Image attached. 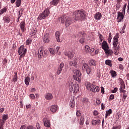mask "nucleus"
Returning <instances> with one entry per match:
<instances>
[{"label":"nucleus","mask_w":129,"mask_h":129,"mask_svg":"<svg viewBox=\"0 0 129 129\" xmlns=\"http://www.w3.org/2000/svg\"><path fill=\"white\" fill-rule=\"evenodd\" d=\"M89 68V66L86 62H84L83 64V66L82 68V69L83 71H85L87 69H88Z\"/></svg>","instance_id":"obj_25"},{"label":"nucleus","mask_w":129,"mask_h":129,"mask_svg":"<svg viewBox=\"0 0 129 129\" xmlns=\"http://www.w3.org/2000/svg\"><path fill=\"white\" fill-rule=\"evenodd\" d=\"M121 6H122V3H121V1L117 0V4L116 5V10H119V9H120V8L121 7Z\"/></svg>","instance_id":"obj_22"},{"label":"nucleus","mask_w":129,"mask_h":129,"mask_svg":"<svg viewBox=\"0 0 129 129\" xmlns=\"http://www.w3.org/2000/svg\"><path fill=\"white\" fill-rule=\"evenodd\" d=\"M90 66H96L97 62L94 59H91L89 61Z\"/></svg>","instance_id":"obj_21"},{"label":"nucleus","mask_w":129,"mask_h":129,"mask_svg":"<svg viewBox=\"0 0 129 129\" xmlns=\"http://www.w3.org/2000/svg\"><path fill=\"white\" fill-rule=\"evenodd\" d=\"M66 26L69 27L71 24H72V20L70 17H68L65 22Z\"/></svg>","instance_id":"obj_15"},{"label":"nucleus","mask_w":129,"mask_h":129,"mask_svg":"<svg viewBox=\"0 0 129 129\" xmlns=\"http://www.w3.org/2000/svg\"><path fill=\"white\" fill-rule=\"evenodd\" d=\"M94 87H95V86L94 85L90 89L91 91H92V92H95V88Z\"/></svg>","instance_id":"obj_51"},{"label":"nucleus","mask_w":129,"mask_h":129,"mask_svg":"<svg viewBox=\"0 0 129 129\" xmlns=\"http://www.w3.org/2000/svg\"><path fill=\"white\" fill-rule=\"evenodd\" d=\"M119 91H120V93H125V92H126V91H125V90H124L123 89H122V87H120Z\"/></svg>","instance_id":"obj_46"},{"label":"nucleus","mask_w":129,"mask_h":129,"mask_svg":"<svg viewBox=\"0 0 129 129\" xmlns=\"http://www.w3.org/2000/svg\"><path fill=\"white\" fill-rule=\"evenodd\" d=\"M93 115H94V116H96V115H98V111L96 110H94L93 111Z\"/></svg>","instance_id":"obj_52"},{"label":"nucleus","mask_w":129,"mask_h":129,"mask_svg":"<svg viewBox=\"0 0 129 129\" xmlns=\"http://www.w3.org/2000/svg\"><path fill=\"white\" fill-rule=\"evenodd\" d=\"M112 113V110L111 109H109L108 110L106 111V114H108V115H110Z\"/></svg>","instance_id":"obj_44"},{"label":"nucleus","mask_w":129,"mask_h":129,"mask_svg":"<svg viewBox=\"0 0 129 129\" xmlns=\"http://www.w3.org/2000/svg\"><path fill=\"white\" fill-rule=\"evenodd\" d=\"M50 9L49 8H46L43 12L41 13L38 17L37 18V20L41 21V20H44L47 18V17H49V15H50Z\"/></svg>","instance_id":"obj_4"},{"label":"nucleus","mask_w":129,"mask_h":129,"mask_svg":"<svg viewBox=\"0 0 129 129\" xmlns=\"http://www.w3.org/2000/svg\"><path fill=\"white\" fill-rule=\"evenodd\" d=\"M23 12H24V9H23V8L21 9L20 11L18 12V14H19L18 16V20L21 18V17H22V16H23Z\"/></svg>","instance_id":"obj_32"},{"label":"nucleus","mask_w":129,"mask_h":129,"mask_svg":"<svg viewBox=\"0 0 129 129\" xmlns=\"http://www.w3.org/2000/svg\"><path fill=\"white\" fill-rule=\"evenodd\" d=\"M126 97H127V95H126V94L123 93V100H125V99H126Z\"/></svg>","instance_id":"obj_57"},{"label":"nucleus","mask_w":129,"mask_h":129,"mask_svg":"<svg viewBox=\"0 0 129 129\" xmlns=\"http://www.w3.org/2000/svg\"><path fill=\"white\" fill-rule=\"evenodd\" d=\"M21 4H22V0H17L16 2V6L19 8L21 6Z\"/></svg>","instance_id":"obj_38"},{"label":"nucleus","mask_w":129,"mask_h":129,"mask_svg":"<svg viewBox=\"0 0 129 129\" xmlns=\"http://www.w3.org/2000/svg\"><path fill=\"white\" fill-rule=\"evenodd\" d=\"M38 59H42L43 56H44V47L41 46L38 49V52L37 53Z\"/></svg>","instance_id":"obj_6"},{"label":"nucleus","mask_w":129,"mask_h":129,"mask_svg":"<svg viewBox=\"0 0 129 129\" xmlns=\"http://www.w3.org/2000/svg\"><path fill=\"white\" fill-rule=\"evenodd\" d=\"M19 27L22 32V33H24V32H25V31H26V22H25V21H22L20 25H19Z\"/></svg>","instance_id":"obj_9"},{"label":"nucleus","mask_w":129,"mask_h":129,"mask_svg":"<svg viewBox=\"0 0 129 129\" xmlns=\"http://www.w3.org/2000/svg\"><path fill=\"white\" fill-rule=\"evenodd\" d=\"M61 35V33L59 31H56L55 32V38L57 42H61V39H60V35Z\"/></svg>","instance_id":"obj_19"},{"label":"nucleus","mask_w":129,"mask_h":129,"mask_svg":"<svg viewBox=\"0 0 129 129\" xmlns=\"http://www.w3.org/2000/svg\"><path fill=\"white\" fill-rule=\"evenodd\" d=\"M69 65L70 66H73V67H76L77 65V62H76V60H71L69 62Z\"/></svg>","instance_id":"obj_23"},{"label":"nucleus","mask_w":129,"mask_h":129,"mask_svg":"<svg viewBox=\"0 0 129 129\" xmlns=\"http://www.w3.org/2000/svg\"><path fill=\"white\" fill-rule=\"evenodd\" d=\"M60 1L61 0H52L50 2V5H51V6H56L59 4Z\"/></svg>","instance_id":"obj_20"},{"label":"nucleus","mask_w":129,"mask_h":129,"mask_svg":"<svg viewBox=\"0 0 129 129\" xmlns=\"http://www.w3.org/2000/svg\"><path fill=\"white\" fill-rule=\"evenodd\" d=\"M93 52H94V48H91V49H90L89 50L88 53H90V54H91V53H92Z\"/></svg>","instance_id":"obj_63"},{"label":"nucleus","mask_w":129,"mask_h":129,"mask_svg":"<svg viewBox=\"0 0 129 129\" xmlns=\"http://www.w3.org/2000/svg\"><path fill=\"white\" fill-rule=\"evenodd\" d=\"M70 105L71 107L73 108L75 106V103H74V100H72L70 102Z\"/></svg>","instance_id":"obj_45"},{"label":"nucleus","mask_w":129,"mask_h":129,"mask_svg":"<svg viewBox=\"0 0 129 129\" xmlns=\"http://www.w3.org/2000/svg\"><path fill=\"white\" fill-rule=\"evenodd\" d=\"M76 115L77 116H81V113H80V111H77L76 112Z\"/></svg>","instance_id":"obj_55"},{"label":"nucleus","mask_w":129,"mask_h":129,"mask_svg":"<svg viewBox=\"0 0 129 129\" xmlns=\"http://www.w3.org/2000/svg\"><path fill=\"white\" fill-rule=\"evenodd\" d=\"M80 43H81V44H83V43H84V38H81L80 39Z\"/></svg>","instance_id":"obj_62"},{"label":"nucleus","mask_w":129,"mask_h":129,"mask_svg":"<svg viewBox=\"0 0 129 129\" xmlns=\"http://www.w3.org/2000/svg\"><path fill=\"white\" fill-rule=\"evenodd\" d=\"M19 55H20L19 57L20 62H21L22 58H24L27 53V49L25 48L24 45H21L18 49Z\"/></svg>","instance_id":"obj_3"},{"label":"nucleus","mask_w":129,"mask_h":129,"mask_svg":"<svg viewBox=\"0 0 129 129\" xmlns=\"http://www.w3.org/2000/svg\"><path fill=\"white\" fill-rule=\"evenodd\" d=\"M111 36H112V35H111V33L110 32V33H109V37H108V39H107V40H108V42L109 44H110V43H111V39H112V37Z\"/></svg>","instance_id":"obj_39"},{"label":"nucleus","mask_w":129,"mask_h":129,"mask_svg":"<svg viewBox=\"0 0 129 129\" xmlns=\"http://www.w3.org/2000/svg\"><path fill=\"white\" fill-rule=\"evenodd\" d=\"M45 99L47 100H52L53 99V95L50 93H47L45 95Z\"/></svg>","instance_id":"obj_18"},{"label":"nucleus","mask_w":129,"mask_h":129,"mask_svg":"<svg viewBox=\"0 0 129 129\" xmlns=\"http://www.w3.org/2000/svg\"><path fill=\"white\" fill-rule=\"evenodd\" d=\"M5 123H6V122L2 119H0V125L4 126V124H5Z\"/></svg>","instance_id":"obj_48"},{"label":"nucleus","mask_w":129,"mask_h":129,"mask_svg":"<svg viewBox=\"0 0 129 129\" xmlns=\"http://www.w3.org/2000/svg\"><path fill=\"white\" fill-rule=\"evenodd\" d=\"M63 68H64V63L61 62L58 67V69H57V70L56 72V74H57V75H60V74H61V72H62V70H63Z\"/></svg>","instance_id":"obj_8"},{"label":"nucleus","mask_w":129,"mask_h":129,"mask_svg":"<svg viewBox=\"0 0 129 129\" xmlns=\"http://www.w3.org/2000/svg\"><path fill=\"white\" fill-rule=\"evenodd\" d=\"M86 70L87 72V74H88V75H89V74L91 73V69H90V68L89 67V68H88Z\"/></svg>","instance_id":"obj_49"},{"label":"nucleus","mask_w":129,"mask_h":129,"mask_svg":"<svg viewBox=\"0 0 129 129\" xmlns=\"http://www.w3.org/2000/svg\"><path fill=\"white\" fill-rule=\"evenodd\" d=\"M80 124L81 125H83L84 124V116H81V117L80 119Z\"/></svg>","instance_id":"obj_35"},{"label":"nucleus","mask_w":129,"mask_h":129,"mask_svg":"<svg viewBox=\"0 0 129 129\" xmlns=\"http://www.w3.org/2000/svg\"><path fill=\"white\" fill-rule=\"evenodd\" d=\"M101 18H102V15H101L100 12H97L94 15V18L95 20H97V21H100Z\"/></svg>","instance_id":"obj_13"},{"label":"nucleus","mask_w":129,"mask_h":129,"mask_svg":"<svg viewBox=\"0 0 129 129\" xmlns=\"http://www.w3.org/2000/svg\"><path fill=\"white\" fill-rule=\"evenodd\" d=\"M73 78L74 80L78 81L79 83L81 82V72L78 70H75L73 71Z\"/></svg>","instance_id":"obj_5"},{"label":"nucleus","mask_w":129,"mask_h":129,"mask_svg":"<svg viewBox=\"0 0 129 129\" xmlns=\"http://www.w3.org/2000/svg\"><path fill=\"white\" fill-rule=\"evenodd\" d=\"M120 87H122V89H125V85L124 84H123V83H122V84H121Z\"/></svg>","instance_id":"obj_59"},{"label":"nucleus","mask_w":129,"mask_h":129,"mask_svg":"<svg viewBox=\"0 0 129 129\" xmlns=\"http://www.w3.org/2000/svg\"><path fill=\"white\" fill-rule=\"evenodd\" d=\"M36 33H37V31L33 29L30 32V35H31V37H34V36L36 35Z\"/></svg>","instance_id":"obj_41"},{"label":"nucleus","mask_w":129,"mask_h":129,"mask_svg":"<svg viewBox=\"0 0 129 129\" xmlns=\"http://www.w3.org/2000/svg\"><path fill=\"white\" fill-rule=\"evenodd\" d=\"M7 11H8V8L5 7L0 10V15L5 14V13H7Z\"/></svg>","instance_id":"obj_29"},{"label":"nucleus","mask_w":129,"mask_h":129,"mask_svg":"<svg viewBox=\"0 0 129 129\" xmlns=\"http://www.w3.org/2000/svg\"><path fill=\"white\" fill-rule=\"evenodd\" d=\"M34 126L32 125H29L28 126H27L26 129H34Z\"/></svg>","instance_id":"obj_50"},{"label":"nucleus","mask_w":129,"mask_h":129,"mask_svg":"<svg viewBox=\"0 0 129 129\" xmlns=\"http://www.w3.org/2000/svg\"><path fill=\"white\" fill-rule=\"evenodd\" d=\"M29 97L31 98V99H34L35 98V95L33 94H31L29 96Z\"/></svg>","instance_id":"obj_54"},{"label":"nucleus","mask_w":129,"mask_h":129,"mask_svg":"<svg viewBox=\"0 0 129 129\" xmlns=\"http://www.w3.org/2000/svg\"><path fill=\"white\" fill-rule=\"evenodd\" d=\"M85 86H86V88H87V89H89L90 88H91V83L87 82L85 83Z\"/></svg>","instance_id":"obj_34"},{"label":"nucleus","mask_w":129,"mask_h":129,"mask_svg":"<svg viewBox=\"0 0 129 129\" xmlns=\"http://www.w3.org/2000/svg\"><path fill=\"white\" fill-rule=\"evenodd\" d=\"M68 18V16H66L65 15H62L60 18L61 24H65Z\"/></svg>","instance_id":"obj_17"},{"label":"nucleus","mask_w":129,"mask_h":129,"mask_svg":"<svg viewBox=\"0 0 129 129\" xmlns=\"http://www.w3.org/2000/svg\"><path fill=\"white\" fill-rule=\"evenodd\" d=\"M102 49L105 51L107 49H109V47L108 46V44H107V42L105 40H103V42L102 43Z\"/></svg>","instance_id":"obj_11"},{"label":"nucleus","mask_w":129,"mask_h":129,"mask_svg":"<svg viewBox=\"0 0 129 129\" xmlns=\"http://www.w3.org/2000/svg\"><path fill=\"white\" fill-rule=\"evenodd\" d=\"M64 55L65 56H67L69 59H72L74 57V52L73 50H70L69 51H65Z\"/></svg>","instance_id":"obj_7"},{"label":"nucleus","mask_w":129,"mask_h":129,"mask_svg":"<svg viewBox=\"0 0 129 129\" xmlns=\"http://www.w3.org/2000/svg\"><path fill=\"white\" fill-rule=\"evenodd\" d=\"M25 83L26 85L30 84V77H27L25 79Z\"/></svg>","instance_id":"obj_33"},{"label":"nucleus","mask_w":129,"mask_h":129,"mask_svg":"<svg viewBox=\"0 0 129 129\" xmlns=\"http://www.w3.org/2000/svg\"><path fill=\"white\" fill-rule=\"evenodd\" d=\"M73 16L75 21H83L86 18V14L83 10L75 11L73 13Z\"/></svg>","instance_id":"obj_1"},{"label":"nucleus","mask_w":129,"mask_h":129,"mask_svg":"<svg viewBox=\"0 0 129 129\" xmlns=\"http://www.w3.org/2000/svg\"><path fill=\"white\" fill-rule=\"evenodd\" d=\"M3 63L4 65H5V64H7V63H8V60L7 59H4L3 60Z\"/></svg>","instance_id":"obj_64"},{"label":"nucleus","mask_w":129,"mask_h":129,"mask_svg":"<svg viewBox=\"0 0 129 129\" xmlns=\"http://www.w3.org/2000/svg\"><path fill=\"white\" fill-rule=\"evenodd\" d=\"M74 92L77 93L79 91V85L75 84L74 87Z\"/></svg>","instance_id":"obj_27"},{"label":"nucleus","mask_w":129,"mask_h":129,"mask_svg":"<svg viewBox=\"0 0 129 129\" xmlns=\"http://www.w3.org/2000/svg\"><path fill=\"white\" fill-rule=\"evenodd\" d=\"M85 50L86 51V53H89V50H90V47L88 45H86L85 46Z\"/></svg>","instance_id":"obj_42"},{"label":"nucleus","mask_w":129,"mask_h":129,"mask_svg":"<svg viewBox=\"0 0 129 129\" xmlns=\"http://www.w3.org/2000/svg\"><path fill=\"white\" fill-rule=\"evenodd\" d=\"M110 73L112 78H114V77H116L117 74H116V72H115V71H114L113 70H111L110 71Z\"/></svg>","instance_id":"obj_26"},{"label":"nucleus","mask_w":129,"mask_h":129,"mask_svg":"<svg viewBox=\"0 0 129 129\" xmlns=\"http://www.w3.org/2000/svg\"><path fill=\"white\" fill-rule=\"evenodd\" d=\"M32 40L31 38L28 39L26 41V45H27V46L31 45V44H32Z\"/></svg>","instance_id":"obj_40"},{"label":"nucleus","mask_w":129,"mask_h":129,"mask_svg":"<svg viewBox=\"0 0 129 129\" xmlns=\"http://www.w3.org/2000/svg\"><path fill=\"white\" fill-rule=\"evenodd\" d=\"M106 65H108L110 67H112V61L109 59H107L105 60V62Z\"/></svg>","instance_id":"obj_28"},{"label":"nucleus","mask_w":129,"mask_h":129,"mask_svg":"<svg viewBox=\"0 0 129 129\" xmlns=\"http://www.w3.org/2000/svg\"><path fill=\"white\" fill-rule=\"evenodd\" d=\"M120 129V127H119V126H114L112 127V128L111 129Z\"/></svg>","instance_id":"obj_61"},{"label":"nucleus","mask_w":129,"mask_h":129,"mask_svg":"<svg viewBox=\"0 0 129 129\" xmlns=\"http://www.w3.org/2000/svg\"><path fill=\"white\" fill-rule=\"evenodd\" d=\"M12 81L13 82H17L18 81V73L17 72L14 73V76Z\"/></svg>","instance_id":"obj_30"},{"label":"nucleus","mask_w":129,"mask_h":129,"mask_svg":"<svg viewBox=\"0 0 129 129\" xmlns=\"http://www.w3.org/2000/svg\"><path fill=\"white\" fill-rule=\"evenodd\" d=\"M50 40H49V33H46L44 35L43 37V42L44 43H49Z\"/></svg>","instance_id":"obj_14"},{"label":"nucleus","mask_w":129,"mask_h":129,"mask_svg":"<svg viewBox=\"0 0 129 129\" xmlns=\"http://www.w3.org/2000/svg\"><path fill=\"white\" fill-rule=\"evenodd\" d=\"M109 99H111V100H112L113 99H114V95L111 94L110 96V97H109Z\"/></svg>","instance_id":"obj_56"},{"label":"nucleus","mask_w":129,"mask_h":129,"mask_svg":"<svg viewBox=\"0 0 129 129\" xmlns=\"http://www.w3.org/2000/svg\"><path fill=\"white\" fill-rule=\"evenodd\" d=\"M123 18H124V15L121 14L120 12H118L117 13V21L118 23H120L122 20H123Z\"/></svg>","instance_id":"obj_10"},{"label":"nucleus","mask_w":129,"mask_h":129,"mask_svg":"<svg viewBox=\"0 0 129 129\" xmlns=\"http://www.w3.org/2000/svg\"><path fill=\"white\" fill-rule=\"evenodd\" d=\"M43 122L44 126L46 127H50V126H51V122H50V120H48V119L44 118Z\"/></svg>","instance_id":"obj_12"},{"label":"nucleus","mask_w":129,"mask_h":129,"mask_svg":"<svg viewBox=\"0 0 129 129\" xmlns=\"http://www.w3.org/2000/svg\"><path fill=\"white\" fill-rule=\"evenodd\" d=\"M109 48H107V49L104 50L105 54H108V55H110L111 56L112 54H113V51H112V50L111 49H109Z\"/></svg>","instance_id":"obj_24"},{"label":"nucleus","mask_w":129,"mask_h":129,"mask_svg":"<svg viewBox=\"0 0 129 129\" xmlns=\"http://www.w3.org/2000/svg\"><path fill=\"white\" fill-rule=\"evenodd\" d=\"M35 129H41V126L39 123H36V128Z\"/></svg>","instance_id":"obj_53"},{"label":"nucleus","mask_w":129,"mask_h":129,"mask_svg":"<svg viewBox=\"0 0 129 129\" xmlns=\"http://www.w3.org/2000/svg\"><path fill=\"white\" fill-rule=\"evenodd\" d=\"M118 33H117L113 37V46L115 55H118L119 45H118Z\"/></svg>","instance_id":"obj_2"},{"label":"nucleus","mask_w":129,"mask_h":129,"mask_svg":"<svg viewBox=\"0 0 129 129\" xmlns=\"http://www.w3.org/2000/svg\"><path fill=\"white\" fill-rule=\"evenodd\" d=\"M3 20L5 23H10V17H9L5 16Z\"/></svg>","instance_id":"obj_37"},{"label":"nucleus","mask_w":129,"mask_h":129,"mask_svg":"<svg viewBox=\"0 0 129 129\" xmlns=\"http://www.w3.org/2000/svg\"><path fill=\"white\" fill-rule=\"evenodd\" d=\"M92 124L93 125H96V120H92Z\"/></svg>","instance_id":"obj_60"},{"label":"nucleus","mask_w":129,"mask_h":129,"mask_svg":"<svg viewBox=\"0 0 129 129\" xmlns=\"http://www.w3.org/2000/svg\"><path fill=\"white\" fill-rule=\"evenodd\" d=\"M59 108L58 107V106L56 105H54L51 106L50 107V110L51 111V112H56V111H57V110H58V109Z\"/></svg>","instance_id":"obj_16"},{"label":"nucleus","mask_w":129,"mask_h":129,"mask_svg":"<svg viewBox=\"0 0 129 129\" xmlns=\"http://www.w3.org/2000/svg\"><path fill=\"white\" fill-rule=\"evenodd\" d=\"M96 102L97 105H99V104L101 103V102L100 101V99L98 98H96Z\"/></svg>","instance_id":"obj_43"},{"label":"nucleus","mask_w":129,"mask_h":129,"mask_svg":"<svg viewBox=\"0 0 129 129\" xmlns=\"http://www.w3.org/2000/svg\"><path fill=\"white\" fill-rule=\"evenodd\" d=\"M9 118V115L8 114H3L2 116V120L6 122V120Z\"/></svg>","instance_id":"obj_36"},{"label":"nucleus","mask_w":129,"mask_h":129,"mask_svg":"<svg viewBox=\"0 0 129 129\" xmlns=\"http://www.w3.org/2000/svg\"><path fill=\"white\" fill-rule=\"evenodd\" d=\"M117 88H115L114 90H112V93H115L117 91Z\"/></svg>","instance_id":"obj_58"},{"label":"nucleus","mask_w":129,"mask_h":129,"mask_svg":"<svg viewBox=\"0 0 129 129\" xmlns=\"http://www.w3.org/2000/svg\"><path fill=\"white\" fill-rule=\"evenodd\" d=\"M49 51L50 53L52 54V55H55V51H54V49L50 48Z\"/></svg>","instance_id":"obj_47"},{"label":"nucleus","mask_w":129,"mask_h":129,"mask_svg":"<svg viewBox=\"0 0 129 129\" xmlns=\"http://www.w3.org/2000/svg\"><path fill=\"white\" fill-rule=\"evenodd\" d=\"M73 86H74V84H73V82H70L69 84V89L71 92L73 91Z\"/></svg>","instance_id":"obj_31"}]
</instances>
